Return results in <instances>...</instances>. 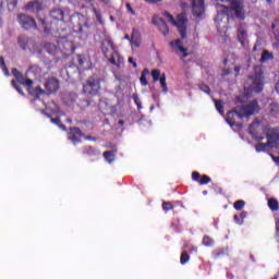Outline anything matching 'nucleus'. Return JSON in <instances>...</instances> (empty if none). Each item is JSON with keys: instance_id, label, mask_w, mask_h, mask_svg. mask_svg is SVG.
<instances>
[{"instance_id": "f257e3e1", "label": "nucleus", "mask_w": 279, "mask_h": 279, "mask_svg": "<svg viewBox=\"0 0 279 279\" xmlns=\"http://www.w3.org/2000/svg\"><path fill=\"white\" fill-rule=\"evenodd\" d=\"M258 130H262L267 138V143H258L255 146L256 151H266V149H274L279 143L278 129H271L269 125L263 126L260 120H254L248 126V133L256 141H263L264 136H257Z\"/></svg>"}, {"instance_id": "f03ea898", "label": "nucleus", "mask_w": 279, "mask_h": 279, "mask_svg": "<svg viewBox=\"0 0 279 279\" xmlns=\"http://www.w3.org/2000/svg\"><path fill=\"white\" fill-rule=\"evenodd\" d=\"M50 27L47 24V22L43 19L39 20V23L44 29V32L46 34H60V32H62V29L58 28V23H60L61 25H65L66 21H69V13L66 12V9H61V8H57V9H52L50 11Z\"/></svg>"}, {"instance_id": "7ed1b4c3", "label": "nucleus", "mask_w": 279, "mask_h": 279, "mask_svg": "<svg viewBox=\"0 0 279 279\" xmlns=\"http://www.w3.org/2000/svg\"><path fill=\"white\" fill-rule=\"evenodd\" d=\"M101 51L110 64L117 66V69H121V54L117 51V47H114V43L111 39L102 40Z\"/></svg>"}, {"instance_id": "20e7f679", "label": "nucleus", "mask_w": 279, "mask_h": 279, "mask_svg": "<svg viewBox=\"0 0 279 279\" xmlns=\"http://www.w3.org/2000/svg\"><path fill=\"white\" fill-rule=\"evenodd\" d=\"M221 12H218V19H223V16H228V12L230 10L234 13L235 19L239 21H245V3L243 0H229V8L226 5H221Z\"/></svg>"}, {"instance_id": "39448f33", "label": "nucleus", "mask_w": 279, "mask_h": 279, "mask_svg": "<svg viewBox=\"0 0 279 279\" xmlns=\"http://www.w3.org/2000/svg\"><path fill=\"white\" fill-rule=\"evenodd\" d=\"M56 37L59 39L57 45L61 51V58H66L71 53H75V45L73 41L69 40V31L66 28H61L59 33H56Z\"/></svg>"}, {"instance_id": "423d86ee", "label": "nucleus", "mask_w": 279, "mask_h": 279, "mask_svg": "<svg viewBox=\"0 0 279 279\" xmlns=\"http://www.w3.org/2000/svg\"><path fill=\"white\" fill-rule=\"evenodd\" d=\"M163 16L168 19L169 23H172L174 27H177L181 38L184 40V38H186V22L189 21L186 13H180L175 19L171 13L165 11Z\"/></svg>"}, {"instance_id": "0eeeda50", "label": "nucleus", "mask_w": 279, "mask_h": 279, "mask_svg": "<svg viewBox=\"0 0 279 279\" xmlns=\"http://www.w3.org/2000/svg\"><path fill=\"white\" fill-rule=\"evenodd\" d=\"M83 94L86 97H99L101 95V80L95 76L88 77L83 84Z\"/></svg>"}, {"instance_id": "6e6552de", "label": "nucleus", "mask_w": 279, "mask_h": 279, "mask_svg": "<svg viewBox=\"0 0 279 279\" xmlns=\"http://www.w3.org/2000/svg\"><path fill=\"white\" fill-rule=\"evenodd\" d=\"M19 84H22L23 86H27L29 95L33 97H40V95L45 94V90L43 87H34V81L32 78H25L23 74H20L16 78Z\"/></svg>"}, {"instance_id": "1a4fd4ad", "label": "nucleus", "mask_w": 279, "mask_h": 279, "mask_svg": "<svg viewBox=\"0 0 279 279\" xmlns=\"http://www.w3.org/2000/svg\"><path fill=\"white\" fill-rule=\"evenodd\" d=\"M263 80V71H255V74L247 80V84H250V90L253 93H263V88L265 86Z\"/></svg>"}, {"instance_id": "9d476101", "label": "nucleus", "mask_w": 279, "mask_h": 279, "mask_svg": "<svg viewBox=\"0 0 279 279\" xmlns=\"http://www.w3.org/2000/svg\"><path fill=\"white\" fill-rule=\"evenodd\" d=\"M238 110L240 111V116H242L243 119H247L256 113L259 112L260 107L258 106V100H253L248 102L247 105H243L238 107Z\"/></svg>"}, {"instance_id": "9b49d317", "label": "nucleus", "mask_w": 279, "mask_h": 279, "mask_svg": "<svg viewBox=\"0 0 279 279\" xmlns=\"http://www.w3.org/2000/svg\"><path fill=\"white\" fill-rule=\"evenodd\" d=\"M17 23L22 27V29H38V24H36V20L25 13H20L17 15Z\"/></svg>"}, {"instance_id": "f8f14e48", "label": "nucleus", "mask_w": 279, "mask_h": 279, "mask_svg": "<svg viewBox=\"0 0 279 279\" xmlns=\"http://www.w3.org/2000/svg\"><path fill=\"white\" fill-rule=\"evenodd\" d=\"M45 89L43 95H53L60 90V81L56 77H49L44 84Z\"/></svg>"}, {"instance_id": "ddd939ff", "label": "nucleus", "mask_w": 279, "mask_h": 279, "mask_svg": "<svg viewBox=\"0 0 279 279\" xmlns=\"http://www.w3.org/2000/svg\"><path fill=\"white\" fill-rule=\"evenodd\" d=\"M243 118L241 116V111H239V108L227 113V123L230 125V128H243V124L239 122Z\"/></svg>"}, {"instance_id": "4468645a", "label": "nucleus", "mask_w": 279, "mask_h": 279, "mask_svg": "<svg viewBox=\"0 0 279 279\" xmlns=\"http://www.w3.org/2000/svg\"><path fill=\"white\" fill-rule=\"evenodd\" d=\"M73 62L80 66V69H83L84 71L90 69L93 66V63L90 62V57L86 54H75L73 57Z\"/></svg>"}, {"instance_id": "2eb2a0df", "label": "nucleus", "mask_w": 279, "mask_h": 279, "mask_svg": "<svg viewBox=\"0 0 279 279\" xmlns=\"http://www.w3.org/2000/svg\"><path fill=\"white\" fill-rule=\"evenodd\" d=\"M68 138L73 145H77V143H82V138H84V132L77 126H71L68 133Z\"/></svg>"}, {"instance_id": "dca6fc26", "label": "nucleus", "mask_w": 279, "mask_h": 279, "mask_svg": "<svg viewBox=\"0 0 279 279\" xmlns=\"http://www.w3.org/2000/svg\"><path fill=\"white\" fill-rule=\"evenodd\" d=\"M44 51L49 53V56H53L54 60H60V58H62V50H60V46H57L56 44H45Z\"/></svg>"}, {"instance_id": "f3484780", "label": "nucleus", "mask_w": 279, "mask_h": 279, "mask_svg": "<svg viewBox=\"0 0 279 279\" xmlns=\"http://www.w3.org/2000/svg\"><path fill=\"white\" fill-rule=\"evenodd\" d=\"M151 75H153L154 82H158V81L160 82L163 93H169V87H167V76L165 74L160 76L159 69L153 70Z\"/></svg>"}, {"instance_id": "a211bd4d", "label": "nucleus", "mask_w": 279, "mask_h": 279, "mask_svg": "<svg viewBox=\"0 0 279 279\" xmlns=\"http://www.w3.org/2000/svg\"><path fill=\"white\" fill-rule=\"evenodd\" d=\"M170 47L173 51H180L182 53V60H184V58H187L189 49L182 46V40L175 39L174 41H170Z\"/></svg>"}, {"instance_id": "6ab92c4d", "label": "nucleus", "mask_w": 279, "mask_h": 279, "mask_svg": "<svg viewBox=\"0 0 279 279\" xmlns=\"http://www.w3.org/2000/svg\"><path fill=\"white\" fill-rule=\"evenodd\" d=\"M238 40L242 45V47H247V28L245 27V24H241L238 27Z\"/></svg>"}, {"instance_id": "aec40b11", "label": "nucleus", "mask_w": 279, "mask_h": 279, "mask_svg": "<svg viewBox=\"0 0 279 279\" xmlns=\"http://www.w3.org/2000/svg\"><path fill=\"white\" fill-rule=\"evenodd\" d=\"M25 10L33 14H40L43 12V2L38 0L31 1L25 5Z\"/></svg>"}, {"instance_id": "412c9836", "label": "nucleus", "mask_w": 279, "mask_h": 279, "mask_svg": "<svg viewBox=\"0 0 279 279\" xmlns=\"http://www.w3.org/2000/svg\"><path fill=\"white\" fill-rule=\"evenodd\" d=\"M192 12L194 16H202L204 14V0H193Z\"/></svg>"}, {"instance_id": "4be33fe9", "label": "nucleus", "mask_w": 279, "mask_h": 279, "mask_svg": "<svg viewBox=\"0 0 279 279\" xmlns=\"http://www.w3.org/2000/svg\"><path fill=\"white\" fill-rule=\"evenodd\" d=\"M192 180L193 182H197L201 184V186H204V184H209L210 178L208 174L202 175L198 171H193L192 172Z\"/></svg>"}, {"instance_id": "5701e85b", "label": "nucleus", "mask_w": 279, "mask_h": 279, "mask_svg": "<svg viewBox=\"0 0 279 279\" xmlns=\"http://www.w3.org/2000/svg\"><path fill=\"white\" fill-rule=\"evenodd\" d=\"M154 25H157L159 32L163 34V36H167L169 34V26H167V22L162 20L161 17H154L153 19Z\"/></svg>"}, {"instance_id": "b1692460", "label": "nucleus", "mask_w": 279, "mask_h": 279, "mask_svg": "<svg viewBox=\"0 0 279 279\" xmlns=\"http://www.w3.org/2000/svg\"><path fill=\"white\" fill-rule=\"evenodd\" d=\"M229 254L230 251L228 250V247L216 248L215 251H213V258L217 260L219 258H223V256H229Z\"/></svg>"}, {"instance_id": "393cba45", "label": "nucleus", "mask_w": 279, "mask_h": 279, "mask_svg": "<svg viewBox=\"0 0 279 279\" xmlns=\"http://www.w3.org/2000/svg\"><path fill=\"white\" fill-rule=\"evenodd\" d=\"M131 45H134V47H141V32L136 28L132 29Z\"/></svg>"}, {"instance_id": "a878e982", "label": "nucleus", "mask_w": 279, "mask_h": 279, "mask_svg": "<svg viewBox=\"0 0 279 279\" xmlns=\"http://www.w3.org/2000/svg\"><path fill=\"white\" fill-rule=\"evenodd\" d=\"M83 154H86V156H100L101 155L99 149H97L93 146H84Z\"/></svg>"}, {"instance_id": "bb28decb", "label": "nucleus", "mask_w": 279, "mask_h": 279, "mask_svg": "<svg viewBox=\"0 0 279 279\" xmlns=\"http://www.w3.org/2000/svg\"><path fill=\"white\" fill-rule=\"evenodd\" d=\"M105 160L111 165V162H114V158L117 157V149L113 150H107L102 154Z\"/></svg>"}, {"instance_id": "cd10ccee", "label": "nucleus", "mask_w": 279, "mask_h": 279, "mask_svg": "<svg viewBox=\"0 0 279 279\" xmlns=\"http://www.w3.org/2000/svg\"><path fill=\"white\" fill-rule=\"evenodd\" d=\"M269 60H274V53L269 52V50L264 49L262 52V57L259 59V62L265 63V62H269Z\"/></svg>"}, {"instance_id": "c85d7f7f", "label": "nucleus", "mask_w": 279, "mask_h": 279, "mask_svg": "<svg viewBox=\"0 0 279 279\" xmlns=\"http://www.w3.org/2000/svg\"><path fill=\"white\" fill-rule=\"evenodd\" d=\"M17 45H19V47H21V49H23L25 51V49H27V45H29V37L19 36Z\"/></svg>"}, {"instance_id": "c756f323", "label": "nucleus", "mask_w": 279, "mask_h": 279, "mask_svg": "<svg viewBox=\"0 0 279 279\" xmlns=\"http://www.w3.org/2000/svg\"><path fill=\"white\" fill-rule=\"evenodd\" d=\"M147 75H149V70L144 69L142 71V75L140 77V82H141L142 86H148L149 85V82H147Z\"/></svg>"}, {"instance_id": "7c9ffc66", "label": "nucleus", "mask_w": 279, "mask_h": 279, "mask_svg": "<svg viewBox=\"0 0 279 279\" xmlns=\"http://www.w3.org/2000/svg\"><path fill=\"white\" fill-rule=\"evenodd\" d=\"M268 208H270L272 210V213H276L279 210V203L278 199L276 198H269L268 199Z\"/></svg>"}, {"instance_id": "2f4dec72", "label": "nucleus", "mask_w": 279, "mask_h": 279, "mask_svg": "<svg viewBox=\"0 0 279 279\" xmlns=\"http://www.w3.org/2000/svg\"><path fill=\"white\" fill-rule=\"evenodd\" d=\"M203 245H205V247H213L215 245V240L208 235H205L203 238Z\"/></svg>"}, {"instance_id": "473e14b6", "label": "nucleus", "mask_w": 279, "mask_h": 279, "mask_svg": "<svg viewBox=\"0 0 279 279\" xmlns=\"http://www.w3.org/2000/svg\"><path fill=\"white\" fill-rule=\"evenodd\" d=\"M28 72L29 73H34V75H40V73H43V68L41 66H39V65H31L29 68H28Z\"/></svg>"}, {"instance_id": "72a5a7b5", "label": "nucleus", "mask_w": 279, "mask_h": 279, "mask_svg": "<svg viewBox=\"0 0 279 279\" xmlns=\"http://www.w3.org/2000/svg\"><path fill=\"white\" fill-rule=\"evenodd\" d=\"M189 260H191V256L189 255V253L186 251H183L180 256L181 265H186V263H189Z\"/></svg>"}, {"instance_id": "f704fd0d", "label": "nucleus", "mask_w": 279, "mask_h": 279, "mask_svg": "<svg viewBox=\"0 0 279 279\" xmlns=\"http://www.w3.org/2000/svg\"><path fill=\"white\" fill-rule=\"evenodd\" d=\"M272 34L275 36V39L279 41V21H276L272 23Z\"/></svg>"}, {"instance_id": "c9c22d12", "label": "nucleus", "mask_w": 279, "mask_h": 279, "mask_svg": "<svg viewBox=\"0 0 279 279\" xmlns=\"http://www.w3.org/2000/svg\"><path fill=\"white\" fill-rule=\"evenodd\" d=\"M93 12L96 16V21L100 24V25H104V17L101 16V12L97 9H93Z\"/></svg>"}, {"instance_id": "e433bc0d", "label": "nucleus", "mask_w": 279, "mask_h": 279, "mask_svg": "<svg viewBox=\"0 0 279 279\" xmlns=\"http://www.w3.org/2000/svg\"><path fill=\"white\" fill-rule=\"evenodd\" d=\"M51 123H53L54 125H58V128H60L61 130H66V126L62 124V121L60 120V118H51Z\"/></svg>"}, {"instance_id": "4c0bfd02", "label": "nucleus", "mask_w": 279, "mask_h": 279, "mask_svg": "<svg viewBox=\"0 0 279 279\" xmlns=\"http://www.w3.org/2000/svg\"><path fill=\"white\" fill-rule=\"evenodd\" d=\"M215 106L219 114H223V100H215Z\"/></svg>"}, {"instance_id": "58836bf2", "label": "nucleus", "mask_w": 279, "mask_h": 279, "mask_svg": "<svg viewBox=\"0 0 279 279\" xmlns=\"http://www.w3.org/2000/svg\"><path fill=\"white\" fill-rule=\"evenodd\" d=\"M233 208L235 210H241L242 208H245V201L239 199L233 204Z\"/></svg>"}, {"instance_id": "ea45409f", "label": "nucleus", "mask_w": 279, "mask_h": 279, "mask_svg": "<svg viewBox=\"0 0 279 279\" xmlns=\"http://www.w3.org/2000/svg\"><path fill=\"white\" fill-rule=\"evenodd\" d=\"M11 84L20 95H25V93H23V88H21V85L16 81H12Z\"/></svg>"}, {"instance_id": "a19ab883", "label": "nucleus", "mask_w": 279, "mask_h": 279, "mask_svg": "<svg viewBox=\"0 0 279 279\" xmlns=\"http://www.w3.org/2000/svg\"><path fill=\"white\" fill-rule=\"evenodd\" d=\"M199 90H202L203 93H206V95H210V87L204 83H202L198 86Z\"/></svg>"}, {"instance_id": "79ce46f5", "label": "nucleus", "mask_w": 279, "mask_h": 279, "mask_svg": "<svg viewBox=\"0 0 279 279\" xmlns=\"http://www.w3.org/2000/svg\"><path fill=\"white\" fill-rule=\"evenodd\" d=\"M162 208L166 213H168V210H173V204H171V202H163Z\"/></svg>"}, {"instance_id": "37998d69", "label": "nucleus", "mask_w": 279, "mask_h": 279, "mask_svg": "<svg viewBox=\"0 0 279 279\" xmlns=\"http://www.w3.org/2000/svg\"><path fill=\"white\" fill-rule=\"evenodd\" d=\"M126 10L130 12L133 16L136 15V11L132 8V4L126 3Z\"/></svg>"}, {"instance_id": "c03bdc74", "label": "nucleus", "mask_w": 279, "mask_h": 279, "mask_svg": "<svg viewBox=\"0 0 279 279\" xmlns=\"http://www.w3.org/2000/svg\"><path fill=\"white\" fill-rule=\"evenodd\" d=\"M8 5L16 8V5H19V0H8Z\"/></svg>"}, {"instance_id": "a18cd8bd", "label": "nucleus", "mask_w": 279, "mask_h": 279, "mask_svg": "<svg viewBox=\"0 0 279 279\" xmlns=\"http://www.w3.org/2000/svg\"><path fill=\"white\" fill-rule=\"evenodd\" d=\"M0 66H1V69H3L4 71H8V69L5 68V59H3L2 56H0Z\"/></svg>"}, {"instance_id": "49530a36", "label": "nucleus", "mask_w": 279, "mask_h": 279, "mask_svg": "<svg viewBox=\"0 0 279 279\" xmlns=\"http://www.w3.org/2000/svg\"><path fill=\"white\" fill-rule=\"evenodd\" d=\"M134 104H136L137 108H141V99H138L137 95H133Z\"/></svg>"}, {"instance_id": "de8ad7c7", "label": "nucleus", "mask_w": 279, "mask_h": 279, "mask_svg": "<svg viewBox=\"0 0 279 279\" xmlns=\"http://www.w3.org/2000/svg\"><path fill=\"white\" fill-rule=\"evenodd\" d=\"M12 73H13L15 80H16L20 75L23 74V73H21V71H19L17 69H13V70H12Z\"/></svg>"}, {"instance_id": "09e8293b", "label": "nucleus", "mask_w": 279, "mask_h": 279, "mask_svg": "<svg viewBox=\"0 0 279 279\" xmlns=\"http://www.w3.org/2000/svg\"><path fill=\"white\" fill-rule=\"evenodd\" d=\"M129 62H130V64L133 65L134 69H136L138 66V64H136L134 58H132V57L129 58Z\"/></svg>"}, {"instance_id": "8fccbe9b", "label": "nucleus", "mask_w": 279, "mask_h": 279, "mask_svg": "<svg viewBox=\"0 0 279 279\" xmlns=\"http://www.w3.org/2000/svg\"><path fill=\"white\" fill-rule=\"evenodd\" d=\"M74 32H76L77 34H82L83 32V28H82V25H78V26H74Z\"/></svg>"}, {"instance_id": "3c124183", "label": "nucleus", "mask_w": 279, "mask_h": 279, "mask_svg": "<svg viewBox=\"0 0 279 279\" xmlns=\"http://www.w3.org/2000/svg\"><path fill=\"white\" fill-rule=\"evenodd\" d=\"M245 218H247V211H241L240 219H242V221H243V219H245Z\"/></svg>"}, {"instance_id": "603ef678", "label": "nucleus", "mask_w": 279, "mask_h": 279, "mask_svg": "<svg viewBox=\"0 0 279 279\" xmlns=\"http://www.w3.org/2000/svg\"><path fill=\"white\" fill-rule=\"evenodd\" d=\"M85 141H97L96 137H93L90 135L85 136Z\"/></svg>"}, {"instance_id": "864d4df0", "label": "nucleus", "mask_w": 279, "mask_h": 279, "mask_svg": "<svg viewBox=\"0 0 279 279\" xmlns=\"http://www.w3.org/2000/svg\"><path fill=\"white\" fill-rule=\"evenodd\" d=\"M233 219H234V221H236V223H239L240 226L243 223V221H242V222H239L240 216H238V215L233 216Z\"/></svg>"}, {"instance_id": "5fc2aeb1", "label": "nucleus", "mask_w": 279, "mask_h": 279, "mask_svg": "<svg viewBox=\"0 0 279 279\" xmlns=\"http://www.w3.org/2000/svg\"><path fill=\"white\" fill-rule=\"evenodd\" d=\"M271 158H272L274 162H277V165H279V156L276 157V156L271 155Z\"/></svg>"}, {"instance_id": "6e6d98bb", "label": "nucleus", "mask_w": 279, "mask_h": 279, "mask_svg": "<svg viewBox=\"0 0 279 279\" xmlns=\"http://www.w3.org/2000/svg\"><path fill=\"white\" fill-rule=\"evenodd\" d=\"M158 1H162V0H145L146 3H158Z\"/></svg>"}, {"instance_id": "4d7b16f0", "label": "nucleus", "mask_w": 279, "mask_h": 279, "mask_svg": "<svg viewBox=\"0 0 279 279\" xmlns=\"http://www.w3.org/2000/svg\"><path fill=\"white\" fill-rule=\"evenodd\" d=\"M234 71H235L236 75H239V73L241 72V66L236 65L234 68Z\"/></svg>"}, {"instance_id": "13d9d810", "label": "nucleus", "mask_w": 279, "mask_h": 279, "mask_svg": "<svg viewBox=\"0 0 279 279\" xmlns=\"http://www.w3.org/2000/svg\"><path fill=\"white\" fill-rule=\"evenodd\" d=\"M124 40H129V41L131 43L132 37H130V35H129V34H126V35L124 36Z\"/></svg>"}, {"instance_id": "bf43d9fd", "label": "nucleus", "mask_w": 279, "mask_h": 279, "mask_svg": "<svg viewBox=\"0 0 279 279\" xmlns=\"http://www.w3.org/2000/svg\"><path fill=\"white\" fill-rule=\"evenodd\" d=\"M118 125H125V121L119 120Z\"/></svg>"}, {"instance_id": "052dcab7", "label": "nucleus", "mask_w": 279, "mask_h": 279, "mask_svg": "<svg viewBox=\"0 0 279 279\" xmlns=\"http://www.w3.org/2000/svg\"><path fill=\"white\" fill-rule=\"evenodd\" d=\"M268 5H271L274 3V0H265Z\"/></svg>"}, {"instance_id": "680f3d73", "label": "nucleus", "mask_w": 279, "mask_h": 279, "mask_svg": "<svg viewBox=\"0 0 279 279\" xmlns=\"http://www.w3.org/2000/svg\"><path fill=\"white\" fill-rule=\"evenodd\" d=\"M100 1H102V3H106V4L110 3V0H100Z\"/></svg>"}, {"instance_id": "e2e57ef3", "label": "nucleus", "mask_w": 279, "mask_h": 279, "mask_svg": "<svg viewBox=\"0 0 279 279\" xmlns=\"http://www.w3.org/2000/svg\"><path fill=\"white\" fill-rule=\"evenodd\" d=\"M44 114H46V117L50 118L51 114H48L47 112L43 111Z\"/></svg>"}, {"instance_id": "0e129e2a", "label": "nucleus", "mask_w": 279, "mask_h": 279, "mask_svg": "<svg viewBox=\"0 0 279 279\" xmlns=\"http://www.w3.org/2000/svg\"><path fill=\"white\" fill-rule=\"evenodd\" d=\"M3 8V1L0 0V10Z\"/></svg>"}, {"instance_id": "69168bd1", "label": "nucleus", "mask_w": 279, "mask_h": 279, "mask_svg": "<svg viewBox=\"0 0 279 279\" xmlns=\"http://www.w3.org/2000/svg\"><path fill=\"white\" fill-rule=\"evenodd\" d=\"M277 108V110H279V107L278 106H276V105H271V108Z\"/></svg>"}, {"instance_id": "338daca9", "label": "nucleus", "mask_w": 279, "mask_h": 279, "mask_svg": "<svg viewBox=\"0 0 279 279\" xmlns=\"http://www.w3.org/2000/svg\"><path fill=\"white\" fill-rule=\"evenodd\" d=\"M110 21H114V16H110Z\"/></svg>"}]
</instances>
